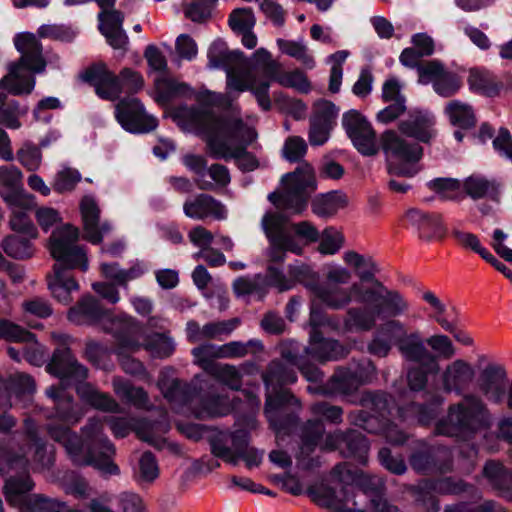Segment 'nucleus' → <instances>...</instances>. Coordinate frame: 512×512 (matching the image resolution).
Returning <instances> with one entry per match:
<instances>
[{"label": "nucleus", "mask_w": 512, "mask_h": 512, "mask_svg": "<svg viewBox=\"0 0 512 512\" xmlns=\"http://www.w3.org/2000/svg\"><path fill=\"white\" fill-rule=\"evenodd\" d=\"M78 395L96 409L105 412H120V405L107 393L100 392L88 383L77 387Z\"/></svg>", "instance_id": "46"}, {"label": "nucleus", "mask_w": 512, "mask_h": 512, "mask_svg": "<svg viewBox=\"0 0 512 512\" xmlns=\"http://www.w3.org/2000/svg\"><path fill=\"white\" fill-rule=\"evenodd\" d=\"M209 374L232 390H240L242 386V375L234 365L218 363Z\"/></svg>", "instance_id": "60"}, {"label": "nucleus", "mask_w": 512, "mask_h": 512, "mask_svg": "<svg viewBox=\"0 0 512 512\" xmlns=\"http://www.w3.org/2000/svg\"><path fill=\"white\" fill-rule=\"evenodd\" d=\"M474 369L462 360L457 359L449 364L442 374L443 390L447 393L455 392L461 394L474 379Z\"/></svg>", "instance_id": "34"}, {"label": "nucleus", "mask_w": 512, "mask_h": 512, "mask_svg": "<svg viewBox=\"0 0 512 512\" xmlns=\"http://www.w3.org/2000/svg\"><path fill=\"white\" fill-rule=\"evenodd\" d=\"M277 45L282 53L297 59L305 67L309 69L314 67V58L308 53L307 47L302 42L278 39Z\"/></svg>", "instance_id": "59"}, {"label": "nucleus", "mask_w": 512, "mask_h": 512, "mask_svg": "<svg viewBox=\"0 0 512 512\" xmlns=\"http://www.w3.org/2000/svg\"><path fill=\"white\" fill-rule=\"evenodd\" d=\"M284 191L272 192L269 201L277 208L291 214H301L307 207L309 195L316 189L314 170L303 163L295 171L283 176Z\"/></svg>", "instance_id": "11"}, {"label": "nucleus", "mask_w": 512, "mask_h": 512, "mask_svg": "<svg viewBox=\"0 0 512 512\" xmlns=\"http://www.w3.org/2000/svg\"><path fill=\"white\" fill-rule=\"evenodd\" d=\"M109 427L117 438H124L134 431L137 437L149 444H155V438L150 432V423L146 420L127 417H110L108 419Z\"/></svg>", "instance_id": "38"}, {"label": "nucleus", "mask_w": 512, "mask_h": 512, "mask_svg": "<svg viewBox=\"0 0 512 512\" xmlns=\"http://www.w3.org/2000/svg\"><path fill=\"white\" fill-rule=\"evenodd\" d=\"M67 317L69 321L77 325H92L101 322L104 330L109 333L107 328L110 327V321L122 316L111 317L97 299L87 295L83 296L75 306L69 309ZM123 317L127 316L124 315Z\"/></svg>", "instance_id": "28"}, {"label": "nucleus", "mask_w": 512, "mask_h": 512, "mask_svg": "<svg viewBox=\"0 0 512 512\" xmlns=\"http://www.w3.org/2000/svg\"><path fill=\"white\" fill-rule=\"evenodd\" d=\"M211 453L233 466L243 460L248 468L261 464L263 452L250 446V434L246 429L220 431L210 440Z\"/></svg>", "instance_id": "12"}, {"label": "nucleus", "mask_w": 512, "mask_h": 512, "mask_svg": "<svg viewBox=\"0 0 512 512\" xmlns=\"http://www.w3.org/2000/svg\"><path fill=\"white\" fill-rule=\"evenodd\" d=\"M68 424L47 425L49 436L63 445L72 462L79 466H94L103 474L118 475L119 467L110 460L115 453L114 445L103 433L100 420L92 418L82 428L84 440L72 432Z\"/></svg>", "instance_id": "2"}, {"label": "nucleus", "mask_w": 512, "mask_h": 512, "mask_svg": "<svg viewBox=\"0 0 512 512\" xmlns=\"http://www.w3.org/2000/svg\"><path fill=\"white\" fill-rule=\"evenodd\" d=\"M82 77L84 81L95 88L96 94L104 100L115 101L123 92L119 75H115L104 63L87 68Z\"/></svg>", "instance_id": "27"}, {"label": "nucleus", "mask_w": 512, "mask_h": 512, "mask_svg": "<svg viewBox=\"0 0 512 512\" xmlns=\"http://www.w3.org/2000/svg\"><path fill=\"white\" fill-rule=\"evenodd\" d=\"M117 342L114 350L119 357V363L124 372L131 375H141L145 372L143 364L126 352L137 351L141 344L139 341L141 328L132 317H121L110 321L107 328Z\"/></svg>", "instance_id": "14"}, {"label": "nucleus", "mask_w": 512, "mask_h": 512, "mask_svg": "<svg viewBox=\"0 0 512 512\" xmlns=\"http://www.w3.org/2000/svg\"><path fill=\"white\" fill-rule=\"evenodd\" d=\"M80 213L84 239L94 245L100 244L112 231V225L108 221L100 222L101 210L92 196H84L81 199Z\"/></svg>", "instance_id": "25"}, {"label": "nucleus", "mask_w": 512, "mask_h": 512, "mask_svg": "<svg viewBox=\"0 0 512 512\" xmlns=\"http://www.w3.org/2000/svg\"><path fill=\"white\" fill-rule=\"evenodd\" d=\"M24 432L28 445L35 448L33 461L38 470L50 469L55 461L54 448H48L46 443L38 436V428L31 419L24 421Z\"/></svg>", "instance_id": "37"}, {"label": "nucleus", "mask_w": 512, "mask_h": 512, "mask_svg": "<svg viewBox=\"0 0 512 512\" xmlns=\"http://www.w3.org/2000/svg\"><path fill=\"white\" fill-rule=\"evenodd\" d=\"M34 488V482L28 473L9 477L4 485L7 502L14 507L27 508L30 512H62L66 507L64 502L49 498L43 494H26Z\"/></svg>", "instance_id": "13"}, {"label": "nucleus", "mask_w": 512, "mask_h": 512, "mask_svg": "<svg viewBox=\"0 0 512 512\" xmlns=\"http://www.w3.org/2000/svg\"><path fill=\"white\" fill-rule=\"evenodd\" d=\"M363 286L362 283H353L348 288H342L319 283L311 286V292L327 308L342 310L352 302L362 304Z\"/></svg>", "instance_id": "23"}, {"label": "nucleus", "mask_w": 512, "mask_h": 512, "mask_svg": "<svg viewBox=\"0 0 512 512\" xmlns=\"http://www.w3.org/2000/svg\"><path fill=\"white\" fill-rule=\"evenodd\" d=\"M333 472L339 478V481L346 483V486H352L354 492L362 491L366 495H370V502L376 512H400L399 509L388 503L380 494L382 483L376 476H370L364 473L351 474L346 464H338Z\"/></svg>", "instance_id": "17"}, {"label": "nucleus", "mask_w": 512, "mask_h": 512, "mask_svg": "<svg viewBox=\"0 0 512 512\" xmlns=\"http://www.w3.org/2000/svg\"><path fill=\"white\" fill-rule=\"evenodd\" d=\"M233 291L238 297L257 294L263 298L266 295V280L261 274L253 277H238L233 282Z\"/></svg>", "instance_id": "55"}, {"label": "nucleus", "mask_w": 512, "mask_h": 512, "mask_svg": "<svg viewBox=\"0 0 512 512\" xmlns=\"http://www.w3.org/2000/svg\"><path fill=\"white\" fill-rule=\"evenodd\" d=\"M221 347L220 356L222 358H240L248 353H257L263 351V344L258 340H249L246 343L232 341Z\"/></svg>", "instance_id": "61"}, {"label": "nucleus", "mask_w": 512, "mask_h": 512, "mask_svg": "<svg viewBox=\"0 0 512 512\" xmlns=\"http://www.w3.org/2000/svg\"><path fill=\"white\" fill-rule=\"evenodd\" d=\"M325 448L329 450H340L347 458H354L360 464H367L369 444L365 436L355 430L346 432L337 430L326 436Z\"/></svg>", "instance_id": "22"}, {"label": "nucleus", "mask_w": 512, "mask_h": 512, "mask_svg": "<svg viewBox=\"0 0 512 512\" xmlns=\"http://www.w3.org/2000/svg\"><path fill=\"white\" fill-rule=\"evenodd\" d=\"M409 463L417 473L428 475L452 470V452L442 446L420 443L409 457Z\"/></svg>", "instance_id": "18"}, {"label": "nucleus", "mask_w": 512, "mask_h": 512, "mask_svg": "<svg viewBox=\"0 0 512 512\" xmlns=\"http://www.w3.org/2000/svg\"><path fill=\"white\" fill-rule=\"evenodd\" d=\"M183 164L197 175L195 182L200 190L211 191L214 190V184L211 181L204 179L207 170V160L205 157L196 154H186L183 159Z\"/></svg>", "instance_id": "56"}, {"label": "nucleus", "mask_w": 512, "mask_h": 512, "mask_svg": "<svg viewBox=\"0 0 512 512\" xmlns=\"http://www.w3.org/2000/svg\"><path fill=\"white\" fill-rule=\"evenodd\" d=\"M48 144V139H43L39 146L30 141L24 142L16 153L17 160L28 171L38 170L42 163L41 147H46Z\"/></svg>", "instance_id": "50"}, {"label": "nucleus", "mask_w": 512, "mask_h": 512, "mask_svg": "<svg viewBox=\"0 0 512 512\" xmlns=\"http://www.w3.org/2000/svg\"><path fill=\"white\" fill-rule=\"evenodd\" d=\"M4 202L7 204L10 212V228L29 238H36L37 229L30 218V213L37 205L35 196L30 193H7L4 196Z\"/></svg>", "instance_id": "20"}, {"label": "nucleus", "mask_w": 512, "mask_h": 512, "mask_svg": "<svg viewBox=\"0 0 512 512\" xmlns=\"http://www.w3.org/2000/svg\"><path fill=\"white\" fill-rule=\"evenodd\" d=\"M204 99L210 105L218 107V108H220L223 111H231V115H228V114L217 115L211 109L202 108V107H195V106L180 108L178 110V117L185 123V125L190 130H193L196 134H197V131L192 127L191 123H189V121L184 119V117H182V115H181L182 111L185 110V109H198V110H201V111L209 112V113H212L217 118H222V117L230 118V117H237V116L241 118V116H240V109H239L238 106H234L233 105L234 99L229 94H222V93H215V92L208 91V92L205 93Z\"/></svg>", "instance_id": "39"}, {"label": "nucleus", "mask_w": 512, "mask_h": 512, "mask_svg": "<svg viewBox=\"0 0 512 512\" xmlns=\"http://www.w3.org/2000/svg\"><path fill=\"white\" fill-rule=\"evenodd\" d=\"M343 260L355 271L360 280L358 283L365 284V282H369V285H373V281H379L375 278L378 267L371 256H365L356 251L349 250L343 254Z\"/></svg>", "instance_id": "41"}, {"label": "nucleus", "mask_w": 512, "mask_h": 512, "mask_svg": "<svg viewBox=\"0 0 512 512\" xmlns=\"http://www.w3.org/2000/svg\"><path fill=\"white\" fill-rule=\"evenodd\" d=\"M78 239L79 229L66 224L53 231L49 240V250L55 264L53 275L48 276V288L52 296L65 305L72 301V292L79 289V284L69 271L88 269V257L85 249L78 244Z\"/></svg>", "instance_id": "3"}, {"label": "nucleus", "mask_w": 512, "mask_h": 512, "mask_svg": "<svg viewBox=\"0 0 512 512\" xmlns=\"http://www.w3.org/2000/svg\"><path fill=\"white\" fill-rule=\"evenodd\" d=\"M194 362L202 367L208 373L212 370V367L216 366L213 360L222 358L220 356L221 347L212 343L202 344L192 349L191 351Z\"/></svg>", "instance_id": "62"}, {"label": "nucleus", "mask_w": 512, "mask_h": 512, "mask_svg": "<svg viewBox=\"0 0 512 512\" xmlns=\"http://www.w3.org/2000/svg\"><path fill=\"white\" fill-rule=\"evenodd\" d=\"M342 125L358 152L364 156L378 153L376 133L361 113L356 110L348 111L343 115Z\"/></svg>", "instance_id": "19"}, {"label": "nucleus", "mask_w": 512, "mask_h": 512, "mask_svg": "<svg viewBox=\"0 0 512 512\" xmlns=\"http://www.w3.org/2000/svg\"><path fill=\"white\" fill-rule=\"evenodd\" d=\"M287 223V218L275 211L266 212L261 219V228L269 242L266 250L268 266L266 274L263 275L266 280V290L268 287H274L279 292L292 289L289 274L286 275L276 266L284 263L287 252L297 255L302 253V247L294 236L289 234Z\"/></svg>", "instance_id": "5"}, {"label": "nucleus", "mask_w": 512, "mask_h": 512, "mask_svg": "<svg viewBox=\"0 0 512 512\" xmlns=\"http://www.w3.org/2000/svg\"><path fill=\"white\" fill-rule=\"evenodd\" d=\"M469 88L488 97L499 95L503 84L488 70L472 68L467 79Z\"/></svg>", "instance_id": "42"}, {"label": "nucleus", "mask_w": 512, "mask_h": 512, "mask_svg": "<svg viewBox=\"0 0 512 512\" xmlns=\"http://www.w3.org/2000/svg\"><path fill=\"white\" fill-rule=\"evenodd\" d=\"M325 432L324 424L321 420H308L303 427L301 436V453L309 455L318 445Z\"/></svg>", "instance_id": "54"}, {"label": "nucleus", "mask_w": 512, "mask_h": 512, "mask_svg": "<svg viewBox=\"0 0 512 512\" xmlns=\"http://www.w3.org/2000/svg\"><path fill=\"white\" fill-rule=\"evenodd\" d=\"M262 377L266 386L265 416L276 433H285L296 423V416L286 412V405L300 408L301 402L283 386L295 383L297 375L282 360L275 359L269 363Z\"/></svg>", "instance_id": "6"}, {"label": "nucleus", "mask_w": 512, "mask_h": 512, "mask_svg": "<svg viewBox=\"0 0 512 512\" xmlns=\"http://www.w3.org/2000/svg\"><path fill=\"white\" fill-rule=\"evenodd\" d=\"M491 413L484 400L465 394L448 407L446 418L436 425V432L449 437L467 438L490 426Z\"/></svg>", "instance_id": "8"}, {"label": "nucleus", "mask_w": 512, "mask_h": 512, "mask_svg": "<svg viewBox=\"0 0 512 512\" xmlns=\"http://www.w3.org/2000/svg\"><path fill=\"white\" fill-rule=\"evenodd\" d=\"M463 189L472 199H496L499 194V185L497 182L481 175H471L466 178L463 183Z\"/></svg>", "instance_id": "45"}, {"label": "nucleus", "mask_w": 512, "mask_h": 512, "mask_svg": "<svg viewBox=\"0 0 512 512\" xmlns=\"http://www.w3.org/2000/svg\"><path fill=\"white\" fill-rule=\"evenodd\" d=\"M483 473L495 489L512 499V470L505 468L500 462L491 460L485 464Z\"/></svg>", "instance_id": "43"}, {"label": "nucleus", "mask_w": 512, "mask_h": 512, "mask_svg": "<svg viewBox=\"0 0 512 512\" xmlns=\"http://www.w3.org/2000/svg\"><path fill=\"white\" fill-rule=\"evenodd\" d=\"M14 45L21 56L7 65L0 89L14 96L29 95L35 87L32 73H42L46 68L42 44L33 33L26 32L15 36Z\"/></svg>", "instance_id": "7"}, {"label": "nucleus", "mask_w": 512, "mask_h": 512, "mask_svg": "<svg viewBox=\"0 0 512 512\" xmlns=\"http://www.w3.org/2000/svg\"><path fill=\"white\" fill-rule=\"evenodd\" d=\"M52 337L60 345L54 350L46 366L47 372L60 379L85 380L88 376V369L79 363L73 355L69 347L71 337L61 333H52Z\"/></svg>", "instance_id": "16"}, {"label": "nucleus", "mask_w": 512, "mask_h": 512, "mask_svg": "<svg viewBox=\"0 0 512 512\" xmlns=\"http://www.w3.org/2000/svg\"><path fill=\"white\" fill-rule=\"evenodd\" d=\"M181 115L203 138L214 159H234L238 168L244 172L254 171L259 167L256 156L247 151V147L256 141L258 134L242 118H217L212 113L198 109H185Z\"/></svg>", "instance_id": "1"}, {"label": "nucleus", "mask_w": 512, "mask_h": 512, "mask_svg": "<svg viewBox=\"0 0 512 512\" xmlns=\"http://www.w3.org/2000/svg\"><path fill=\"white\" fill-rule=\"evenodd\" d=\"M347 196L338 191L329 192L327 194L316 197L312 201V212L322 218L334 216L340 209L347 206Z\"/></svg>", "instance_id": "44"}, {"label": "nucleus", "mask_w": 512, "mask_h": 512, "mask_svg": "<svg viewBox=\"0 0 512 512\" xmlns=\"http://www.w3.org/2000/svg\"><path fill=\"white\" fill-rule=\"evenodd\" d=\"M398 130L406 137L414 138L418 142L430 143L435 138V118L423 111H412L408 117L398 123Z\"/></svg>", "instance_id": "31"}, {"label": "nucleus", "mask_w": 512, "mask_h": 512, "mask_svg": "<svg viewBox=\"0 0 512 512\" xmlns=\"http://www.w3.org/2000/svg\"><path fill=\"white\" fill-rule=\"evenodd\" d=\"M27 105H20L14 99H8L0 107V124L8 129H19L21 127L20 118L28 113Z\"/></svg>", "instance_id": "51"}, {"label": "nucleus", "mask_w": 512, "mask_h": 512, "mask_svg": "<svg viewBox=\"0 0 512 512\" xmlns=\"http://www.w3.org/2000/svg\"><path fill=\"white\" fill-rule=\"evenodd\" d=\"M242 52L230 51L222 40H215L209 47L208 66L213 69L232 70L242 59Z\"/></svg>", "instance_id": "40"}, {"label": "nucleus", "mask_w": 512, "mask_h": 512, "mask_svg": "<svg viewBox=\"0 0 512 512\" xmlns=\"http://www.w3.org/2000/svg\"><path fill=\"white\" fill-rule=\"evenodd\" d=\"M506 378L505 369L498 365H488L482 372L480 389L489 401L495 404H504L512 411V379L503 385Z\"/></svg>", "instance_id": "24"}, {"label": "nucleus", "mask_w": 512, "mask_h": 512, "mask_svg": "<svg viewBox=\"0 0 512 512\" xmlns=\"http://www.w3.org/2000/svg\"><path fill=\"white\" fill-rule=\"evenodd\" d=\"M319 240L318 250L324 255H333L344 245L343 234L334 227L325 228L322 233H320Z\"/></svg>", "instance_id": "63"}, {"label": "nucleus", "mask_w": 512, "mask_h": 512, "mask_svg": "<svg viewBox=\"0 0 512 512\" xmlns=\"http://www.w3.org/2000/svg\"><path fill=\"white\" fill-rule=\"evenodd\" d=\"M46 395L54 402L53 417L66 424H75L81 419L82 415L75 408L73 397L66 392L62 384L50 386L46 390Z\"/></svg>", "instance_id": "36"}, {"label": "nucleus", "mask_w": 512, "mask_h": 512, "mask_svg": "<svg viewBox=\"0 0 512 512\" xmlns=\"http://www.w3.org/2000/svg\"><path fill=\"white\" fill-rule=\"evenodd\" d=\"M428 186L444 199L455 200L462 197V185L457 179L437 178L430 181Z\"/></svg>", "instance_id": "64"}, {"label": "nucleus", "mask_w": 512, "mask_h": 512, "mask_svg": "<svg viewBox=\"0 0 512 512\" xmlns=\"http://www.w3.org/2000/svg\"><path fill=\"white\" fill-rule=\"evenodd\" d=\"M1 247L8 256L16 259L29 258L33 254L31 242L27 237L7 236L2 241Z\"/></svg>", "instance_id": "58"}, {"label": "nucleus", "mask_w": 512, "mask_h": 512, "mask_svg": "<svg viewBox=\"0 0 512 512\" xmlns=\"http://www.w3.org/2000/svg\"><path fill=\"white\" fill-rule=\"evenodd\" d=\"M362 304L347 309L343 318L344 331H370L378 319L404 315L410 308L400 291L388 288L381 281H373V285L364 284Z\"/></svg>", "instance_id": "4"}, {"label": "nucleus", "mask_w": 512, "mask_h": 512, "mask_svg": "<svg viewBox=\"0 0 512 512\" xmlns=\"http://www.w3.org/2000/svg\"><path fill=\"white\" fill-rule=\"evenodd\" d=\"M23 173L14 165L0 166V196L5 194L28 193L22 184Z\"/></svg>", "instance_id": "48"}, {"label": "nucleus", "mask_w": 512, "mask_h": 512, "mask_svg": "<svg viewBox=\"0 0 512 512\" xmlns=\"http://www.w3.org/2000/svg\"><path fill=\"white\" fill-rule=\"evenodd\" d=\"M421 299L428 305L430 317L444 330L453 332V324L444 317L447 307L441 298L431 290H424L421 292Z\"/></svg>", "instance_id": "53"}, {"label": "nucleus", "mask_w": 512, "mask_h": 512, "mask_svg": "<svg viewBox=\"0 0 512 512\" xmlns=\"http://www.w3.org/2000/svg\"><path fill=\"white\" fill-rule=\"evenodd\" d=\"M159 476V467L155 456L150 452H144L139 460L137 468L134 471V479L137 483L151 484Z\"/></svg>", "instance_id": "52"}, {"label": "nucleus", "mask_w": 512, "mask_h": 512, "mask_svg": "<svg viewBox=\"0 0 512 512\" xmlns=\"http://www.w3.org/2000/svg\"><path fill=\"white\" fill-rule=\"evenodd\" d=\"M115 117L120 125L133 133H147L154 130L157 119L148 115L137 98H124L115 106Z\"/></svg>", "instance_id": "21"}, {"label": "nucleus", "mask_w": 512, "mask_h": 512, "mask_svg": "<svg viewBox=\"0 0 512 512\" xmlns=\"http://www.w3.org/2000/svg\"><path fill=\"white\" fill-rule=\"evenodd\" d=\"M359 403L364 409L350 412V423L369 433H378L390 414L391 397L381 392H365Z\"/></svg>", "instance_id": "15"}, {"label": "nucleus", "mask_w": 512, "mask_h": 512, "mask_svg": "<svg viewBox=\"0 0 512 512\" xmlns=\"http://www.w3.org/2000/svg\"><path fill=\"white\" fill-rule=\"evenodd\" d=\"M445 112L450 122L461 128H471L476 123L472 107L461 101H450L445 108Z\"/></svg>", "instance_id": "49"}, {"label": "nucleus", "mask_w": 512, "mask_h": 512, "mask_svg": "<svg viewBox=\"0 0 512 512\" xmlns=\"http://www.w3.org/2000/svg\"><path fill=\"white\" fill-rule=\"evenodd\" d=\"M405 218L417 229L419 237L423 240L440 239L445 234L441 217L437 214H430L416 208H411L406 212Z\"/></svg>", "instance_id": "35"}, {"label": "nucleus", "mask_w": 512, "mask_h": 512, "mask_svg": "<svg viewBox=\"0 0 512 512\" xmlns=\"http://www.w3.org/2000/svg\"><path fill=\"white\" fill-rule=\"evenodd\" d=\"M375 375L376 367L371 361H367L358 365L354 370L348 367L337 368L330 383L335 391L348 394L360 385L370 382Z\"/></svg>", "instance_id": "29"}, {"label": "nucleus", "mask_w": 512, "mask_h": 512, "mask_svg": "<svg viewBox=\"0 0 512 512\" xmlns=\"http://www.w3.org/2000/svg\"><path fill=\"white\" fill-rule=\"evenodd\" d=\"M380 148L390 175L414 177L421 170L419 161L423 157V148L405 135L392 129L384 131L380 136Z\"/></svg>", "instance_id": "10"}, {"label": "nucleus", "mask_w": 512, "mask_h": 512, "mask_svg": "<svg viewBox=\"0 0 512 512\" xmlns=\"http://www.w3.org/2000/svg\"><path fill=\"white\" fill-rule=\"evenodd\" d=\"M397 348L401 355L409 361L422 364L430 372H438L439 364L436 357L426 348L421 333L415 330L406 333L397 341Z\"/></svg>", "instance_id": "30"}, {"label": "nucleus", "mask_w": 512, "mask_h": 512, "mask_svg": "<svg viewBox=\"0 0 512 512\" xmlns=\"http://www.w3.org/2000/svg\"><path fill=\"white\" fill-rule=\"evenodd\" d=\"M158 386L169 402L187 406L197 418L225 416L232 410L227 396L213 392L202 393L194 384L178 379H164L158 382Z\"/></svg>", "instance_id": "9"}, {"label": "nucleus", "mask_w": 512, "mask_h": 512, "mask_svg": "<svg viewBox=\"0 0 512 512\" xmlns=\"http://www.w3.org/2000/svg\"><path fill=\"white\" fill-rule=\"evenodd\" d=\"M183 212L188 218L194 220H204L206 218L224 220L227 217L225 205L205 193L187 199L183 204Z\"/></svg>", "instance_id": "32"}, {"label": "nucleus", "mask_w": 512, "mask_h": 512, "mask_svg": "<svg viewBox=\"0 0 512 512\" xmlns=\"http://www.w3.org/2000/svg\"><path fill=\"white\" fill-rule=\"evenodd\" d=\"M349 350L339 341L325 339L319 330L310 332L309 345L304 348V353L320 362L338 360L345 357Z\"/></svg>", "instance_id": "33"}, {"label": "nucleus", "mask_w": 512, "mask_h": 512, "mask_svg": "<svg viewBox=\"0 0 512 512\" xmlns=\"http://www.w3.org/2000/svg\"><path fill=\"white\" fill-rule=\"evenodd\" d=\"M114 392L122 399L138 409H148L149 397L142 387L133 386L121 378L112 381Z\"/></svg>", "instance_id": "47"}, {"label": "nucleus", "mask_w": 512, "mask_h": 512, "mask_svg": "<svg viewBox=\"0 0 512 512\" xmlns=\"http://www.w3.org/2000/svg\"><path fill=\"white\" fill-rule=\"evenodd\" d=\"M307 494L315 504L331 512H344L349 503L357 506V502L354 500V488L346 486V484L341 487L339 492L324 484L312 486L308 488Z\"/></svg>", "instance_id": "26"}, {"label": "nucleus", "mask_w": 512, "mask_h": 512, "mask_svg": "<svg viewBox=\"0 0 512 512\" xmlns=\"http://www.w3.org/2000/svg\"><path fill=\"white\" fill-rule=\"evenodd\" d=\"M145 348L155 357L166 358L174 352L175 345L167 331H163L147 336Z\"/></svg>", "instance_id": "57"}]
</instances>
